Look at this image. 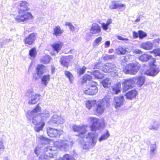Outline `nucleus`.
I'll return each instance as SVG.
<instances>
[{
  "label": "nucleus",
  "mask_w": 160,
  "mask_h": 160,
  "mask_svg": "<svg viewBox=\"0 0 160 160\" xmlns=\"http://www.w3.org/2000/svg\"><path fill=\"white\" fill-rule=\"evenodd\" d=\"M28 3L25 1L22 0L19 2L18 15L15 18V20L18 22L27 21L33 18L31 13L28 12L30 10V8L28 7Z\"/></svg>",
  "instance_id": "1"
},
{
  "label": "nucleus",
  "mask_w": 160,
  "mask_h": 160,
  "mask_svg": "<svg viewBox=\"0 0 160 160\" xmlns=\"http://www.w3.org/2000/svg\"><path fill=\"white\" fill-rule=\"evenodd\" d=\"M138 59L142 62L149 61L148 65L149 68L144 73L145 74L151 76H154L159 72L158 68H155L156 58L153 57L151 55L144 53L140 56L138 57Z\"/></svg>",
  "instance_id": "2"
},
{
  "label": "nucleus",
  "mask_w": 160,
  "mask_h": 160,
  "mask_svg": "<svg viewBox=\"0 0 160 160\" xmlns=\"http://www.w3.org/2000/svg\"><path fill=\"white\" fill-rule=\"evenodd\" d=\"M141 65L138 62L131 63L123 68V72L126 74L134 75L140 68Z\"/></svg>",
  "instance_id": "3"
},
{
  "label": "nucleus",
  "mask_w": 160,
  "mask_h": 160,
  "mask_svg": "<svg viewBox=\"0 0 160 160\" xmlns=\"http://www.w3.org/2000/svg\"><path fill=\"white\" fill-rule=\"evenodd\" d=\"M98 83L95 81H92L88 85L87 88L83 91V93L88 95H94L98 92V88L97 86Z\"/></svg>",
  "instance_id": "4"
},
{
  "label": "nucleus",
  "mask_w": 160,
  "mask_h": 160,
  "mask_svg": "<svg viewBox=\"0 0 160 160\" xmlns=\"http://www.w3.org/2000/svg\"><path fill=\"white\" fill-rule=\"evenodd\" d=\"M136 79L135 77H133L124 79L122 82L123 90L125 92L130 89L133 88L135 84Z\"/></svg>",
  "instance_id": "5"
},
{
  "label": "nucleus",
  "mask_w": 160,
  "mask_h": 160,
  "mask_svg": "<svg viewBox=\"0 0 160 160\" xmlns=\"http://www.w3.org/2000/svg\"><path fill=\"white\" fill-rule=\"evenodd\" d=\"M37 33H36L33 32L29 34L23 39L25 45L26 46L33 45L37 39Z\"/></svg>",
  "instance_id": "6"
},
{
  "label": "nucleus",
  "mask_w": 160,
  "mask_h": 160,
  "mask_svg": "<svg viewBox=\"0 0 160 160\" xmlns=\"http://www.w3.org/2000/svg\"><path fill=\"white\" fill-rule=\"evenodd\" d=\"M47 131L48 135L52 138L59 137L63 132L62 130H58L51 128H47Z\"/></svg>",
  "instance_id": "7"
},
{
  "label": "nucleus",
  "mask_w": 160,
  "mask_h": 160,
  "mask_svg": "<svg viewBox=\"0 0 160 160\" xmlns=\"http://www.w3.org/2000/svg\"><path fill=\"white\" fill-rule=\"evenodd\" d=\"M73 130L76 132H78V134L76 136L82 137L87 132V126L85 125L77 126L74 125L73 127Z\"/></svg>",
  "instance_id": "8"
},
{
  "label": "nucleus",
  "mask_w": 160,
  "mask_h": 160,
  "mask_svg": "<svg viewBox=\"0 0 160 160\" xmlns=\"http://www.w3.org/2000/svg\"><path fill=\"white\" fill-rule=\"evenodd\" d=\"M73 59L72 55H68L62 56L60 60L61 64L64 67L67 68L69 66V62Z\"/></svg>",
  "instance_id": "9"
},
{
  "label": "nucleus",
  "mask_w": 160,
  "mask_h": 160,
  "mask_svg": "<svg viewBox=\"0 0 160 160\" xmlns=\"http://www.w3.org/2000/svg\"><path fill=\"white\" fill-rule=\"evenodd\" d=\"M52 152V150L49 147L45 148L43 154L39 157V159L40 160L49 159L53 155Z\"/></svg>",
  "instance_id": "10"
},
{
  "label": "nucleus",
  "mask_w": 160,
  "mask_h": 160,
  "mask_svg": "<svg viewBox=\"0 0 160 160\" xmlns=\"http://www.w3.org/2000/svg\"><path fill=\"white\" fill-rule=\"evenodd\" d=\"M138 95V92L136 89H134L126 92L125 96L127 99L132 100L136 98Z\"/></svg>",
  "instance_id": "11"
},
{
  "label": "nucleus",
  "mask_w": 160,
  "mask_h": 160,
  "mask_svg": "<svg viewBox=\"0 0 160 160\" xmlns=\"http://www.w3.org/2000/svg\"><path fill=\"white\" fill-rule=\"evenodd\" d=\"M124 97L122 95L114 97V106L116 108H118L122 106L123 104Z\"/></svg>",
  "instance_id": "12"
},
{
  "label": "nucleus",
  "mask_w": 160,
  "mask_h": 160,
  "mask_svg": "<svg viewBox=\"0 0 160 160\" xmlns=\"http://www.w3.org/2000/svg\"><path fill=\"white\" fill-rule=\"evenodd\" d=\"M32 123L35 126V131L38 132L42 130L45 125V123L43 121H33Z\"/></svg>",
  "instance_id": "13"
},
{
  "label": "nucleus",
  "mask_w": 160,
  "mask_h": 160,
  "mask_svg": "<svg viewBox=\"0 0 160 160\" xmlns=\"http://www.w3.org/2000/svg\"><path fill=\"white\" fill-rule=\"evenodd\" d=\"M41 111V108L39 106V104H38L32 110L28 112V115L32 119H34V118H36L38 115V114H37L34 115V113L40 112Z\"/></svg>",
  "instance_id": "14"
},
{
  "label": "nucleus",
  "mask_w": 160,
  "mask_h": 160,
  "mask_svg": "<svg viewBox=\"0 0 160 160\" xmlns=\"http://www.w3.org/2000/svg\"><path fill=\"white\" fill-rule=\"evenodd\" d=\"M100 26L97 23H93L90 29V32L92 34L99 33L101 32Z\"/></svg>",
  "instance_id": "15"
},
{
  "label": "nucleus",
  "mask_w": 160,
  "mask_h": 160,
  "mask_svg": "<svg viewBox=\"0 0 160 160\" xmlns=\"http://www.w3.org/2000/svg\"><path fill=\"white\" fill-rule=\"evenodd\" d=\"M63 45V42L58 41L53 43L51 45V46L53 51L58 53L61 50Z\"/></svg>",
  "instance_id": "16"
},
{
  "label": "nucleus",
  "mask_w": 160,
  "mask_h": 160,
  "mask_svg": "<svg viewBox=\"0 0 160 160\" xmlns=\"http://www.w3.org/2000/svg\"><path fill=\"white\" fill-rule=\"evenodd\" d=\"M104 110V106L101 103L97 104L94 110V114L97 116L102 114Z\"/></svg>",
  "instance_id": "17"
},
{
  "label": "nucleus",
  "mask_w": 160,
  "mask_h": 160,
  "mask_svg": "<svg viewBox=\"0 0 160 160\" xmlns=\"http://www.w3.org/2000/svg\"><path fill=\"white\" fill-rule=\"evenodd\" d=\"M119 1H112L111 4L109 6V8L111 9H114L125 7V5L124 4L119 3Z\"/></svg>",
  "instance_id": "18"
},
{
  "label": "nucleus",
  "mask_w": 160,
  "mask_h": 160,
  "mask_svg": "<svg viewBox=\"0 0 160 160\" xmlns=\"http://www.w3.org/2000/svg\"><path fill=\"white\" fill-rule=\"evenodd\" d=\"M45 66L41 64H38L36 68V73L40 76L43 75L45 72Z\"/></svg>",
  "instance_id": "19"
},
{
  "label": "nucleus",
  "mask_w": 160,
  "mask_h": 160,
  "mask_svg": "<svg viewBox=\"0 0 160 160\" xmlns=\"http://www.w3.org/2000/svg\"><path fill=\"white\" fill-rule=\"evenodd\" d=\"M64 32V30L62 29L60 26H55L53 29V35L56 37L61 35Z\"/></svg>",
  "instance_id": "20"
},
{
  "label": "nucleus",
  "mask_w": 160,
  "mask_h": 160,
  "mask_svg": "<svg viewBox=\"0 0 160 160\" xmlns=\"http://www.w3.org/2000/svg\"><path fill=\"white\" fill-rule=\"evenodd\" d=\"M41 95L36 94L31 96V99L28 101V103L31 104H34L40 100Z\"/></svg>",
  "instance_id": "21"
},
{
  "label": "nucleus",
  "mask_w": 160,
  "mask_h": 160,
  "mask_svg": "<svg viewBox=\"0 0 160 160\" xmlns=\"http://www.w3.org/2000/svg\"><path fill=\"white\" fill-rule=\"evenodd\" d=\"M136 78L135 81L137 80L136 84L138 86L140 87L142 86L144 83L145 79L144 77L143 76H138L135 77Z\"/></svg>",
  "instance_id": "22"
},
{
  "label": "nucleus",
  "mask_w": 160,
  "mask_h": 160,
  "mask_svg": "<svg viewBox=\"0 0 160 160\" xmlns=\"http://www.w3.org/2000/svg\"><path fill=\"white\" fill-rule=\"evenodd\" d=\"M152 44L149 42L142 43L140 46V48L145 50H150L152 48Z\"/></svg>",
  "instance_id": "23"
},
{
  "label": "nucleus",
  "mask_w": 160,
  "mask_h": 160,
  "mask_svg": "<svg viewBox=\"0 0 160 160\" xmlns=\"http://www.w3.org/2000/svg\"><path fill=\"white\" fill-rule=\"evenodd\" d=\"M112 81L110 78H107L103 80L101 83L105 88H109L112 85Z\"/></svg>",
  "instance_id": "24"
},
{
  "label": "nucleus",
  "mask_w": 160,
  "mask_h": 160,
  "mask_svg": "<svg viewBox=\"0 0 160 160\" xmlns=\"http://www.w3.org/2000/svg\"><path fill=\"white\" fill-rule=\"evenodd\" d=\"M51 59V58L49 55H46L40 59V61L41 63L47 64L50 62Z\"/></svg>",
  "instance_id": "25"
},
{
  "label": "nucleus",
  "mask_w": 160,
  "mask_h": 160,
  "mask_svg": "<svg viewBox=\"0 0 160 160\" xmlns=\"http://www.w3.org/2000/svg\"><path fill=\"white\" fill-rule=\"evenodd\" d=\"M121 88V85L120 83L118 82L114 84V85L112 87V89L115 94H118L120 92Z\"/></svg>",
  "instance_id": "26"
},
{
  "label": "nucleus",
  "mask_w": 160,
  "mask_h": 160,
  "mask_svg": "<svg viewBox=\"0 0 160 160\" xmlns=\"http://www.w3.org/2000/svg\"><path fill=\"white\" fill-rule=\"evenodd\" d=\"M92 79V77L88 74H86L81 78V83L82 84L86 83L88 81H90Z\"/></svg>",
  "instance_id": "27"
},
{
  "label": "nucleus",
  "mask_w": 160,
  "mask_h": 160,
  "mask_svg": "<svg viewBox=\"0 0 160 160\" xmlns=\"http://www.w3.org/2000/svg\"><path fill=\"white\" fill-rule=\"evenodd\" d=\"M50 79V75L49 74L43 75L41 78V81L43 85L47 86Z\"/></svg>",
  "instance_id": "28"
},
{
  "label": "nucleus",
  "mask_w": 160,
  "mask_h": 160,
  "mask_svg": "<svg viewBox=\"0 0 160 160\" xmlns=\"http://www.w3.org/2000/svg\"><path fill=\"white\" fill-rule=\"evenodd\" d=\"M92 75L95 78L98 79H101L104 76V74L101 73L98 70H95L92 72Z\"/></svg>",
  "instance_id": "29"
},
{
  "label": "nucleus",
  "mask_w": 160,
  "mask_h": 160,
  "mask_svg": "<svg viewBox=\"0 0 160 160\" xmlns=\"http://www.w3.org/2000/svg\"><path fill=\"white\" fill-rule=\"evenodd\" d=\"M111 64L107 63L104 65L102 68V71L105 72H108L112 70Z\"/></svg>",
  "instance_id": "30"
},
{
  "label": "nucleus",
  "mask_w": 160,
  "mask_h": 160,
  "mask_svg": "<svg viewBox=\"0 0 160 160\" xmlns=\"http://www.w3.org/2000/svg\"><path fill=\"white\" fill-rule=\"evenodd\" d=\"M37 53L36 48L35 47H33L29 50V55L31 57L34 58L37 55Z\"/></svg>",
  "instance_id": "31"
},
{
  "label": "nucleus",
  "mask_w": 160,
  "mask_h": 160,
  "mask_svg": "<svg viewBox=\"0 0 160 160\" xmlns=\"http://www.w3.org/2000/svg\"><path fill=\"white\" fill-rule=\"evenodd\" d=\"M87 69V67L85 66L80 67L77 69V73L79 76H81L85 73Z\"/></svg>",
  "instance_id": "32"
},
{
  "label": "nucleus",
  "mask_w": 160,
  "mask_h": 160,
  "mask_svg": "<svg viewBox=\"0 0 160 160\" xmlns=\"http://www.w3.org/2000/svg\"><path fill=\"white\" fill-rule=\"evenodd\" d=\"M64 74L66 77L68 78L70 82L72 83L74 79L72 74L69 71L67 70H65L64 71Z\"/></svg>",
  "instance_id": "33"
},
{
  "label": "nucleus",
  "mask_w": 160,
  "mask_h": 160,
  "mask_svg": "<svg viewBox=\"0 0 160 160\" xmlns=\"http://www.w3.org/2000/svg\"><path fill=\"white\" fill-rule=\"evenodd\" d=\"M117 53L118 55H124L125 54L127 50L126 49L123 47H119L116 50Z\"/></svg>",
  "instance_id": "34"
},
{
  "label": "nucleus",
  "mask_w": 160,
  "mask_h": 160,
  "mask_svg": "<svg viewBox=\"0 0 160 160\" xmlns=\"http://www.w3.org/2000/svg\"><path fill=\"white\" fill-rule=\"evenodd\" d=\"M138 33L139 34V38L140 39H142L147 36L146 33L141 30L138 31Z\"/></svg>",
  "instance_id": "35"
},
{
  "label": "nucleus",
  "mask_w": 160,
  "mask_h": 160,
  "mask_svg": "<svg viewBox=\"0 0 160 160\" xmlns=\"http://www.w3.org/2000/svg\"><path fill=\"white\" fill-rule=\"evenodd\" d=\"M151 53H153L155 56H159L160 57V48L154 49L150 52Z\"/></svg>",
  "instance_id": "36"
},
{
  "label": "nucleus",
  "mask_w": 160,
  "mask_h": 160,
  "mask_svg": "<svg viewBox=\"0 0 160 160\" xmlns=\"http://www.w3.org/2000/svg\"><path fill=\"white\" fill-rule=\"evenodd\" d=\"M109 136V134L108 131H107L105 133L102 135L99 139L100 141L107 139Z\"/></svg>",
  "instance_id": "37"
},
{
  "label": "nucleus",
  "mask_w": 160,
  "mask_h": 160,
  "mask_svg": "<svg viewBox=\"0 0 160 160\" xmlns=\"http://www.w3.org/2000/svg\"><path fill=\"white\" fill-rule=\"evenodd\" d=\"M156 150V148L155 147H152L151 148L150 152V155L151 157H152L155 154Z\"/></svg>",
  "instance_id": "38"
},
{
  "label": "nucleus",
  "mask_w": 160,
  "mask_h": 160,
  "mask_svg": "<svg viewBox=\"0 0 160 160\" xmlns=\"http://www.w3.org/2000/svg\"><path fill=\"white\" fill-rule=\"evenodd\" d=\"M58 148L60 149L63 147V144L61 142L56 141L54 144Z\"/></svg>",
  "instance_id": "39"
},
{
  "label": "nucleus",
  "mask_w": 160,
  "mask_h": 160,
  "mask_svg": "<svg viewBox=\"0 0 160 160\" xmlns=\"http://www.w3.org/2000/svg\"><path fill=\"white\" fill-rule=\"evenodd\" d=\"M92 101L90 100H88L86 103V106L88 109H90L92 107Z\"/></svg>",
  "instance_id": "40"
},
{
  "label": "nucleus",
  "mask_w": 160,
  "mask_h": 160,
  "mask_svg": "<svg viewBox=\"0 0 160 160\" xmlns=\"http://www.w3.org/2000/svg\"><path fill=\"white\" fill-rule=\"evenodd\" d=\"M5 149V147L3 142L0 141V154L3 152Z\"/></svg>",
  "instance_id": "41"
},
{
  "label": "nucleus",
  "mask_w": 160,
  "mask_h": 160,
  "mask_svg": "<svg viewBox=\"0 0 160 160\" xmlns=\"http://www.w3.org/2000/svg\"><path fill=\"white\" fill-rule=\"evenodd\" d=\"M102 40L101 37H99L97 38L94 41V43L98 45L101 42Z\"/></svg>",
  "instance_id": "42"
},
{
  "label": "nucleus",
  "mask_w": 160,
  "mask_h": 160,
  "mask_svg": "<svg viewBox=\"0 0 160 160\" xmlns=\"http://www.w3.org/2000/svg\"><path fill=\"white\" fill-rule=\"evenodd\" d=\"M101 26L103 29L104 30H106L108 28V26L105 23H102Z\"/></svg>",
  "instance_id": "43"
},
{
  "label": "nucleus",
  "mask_w": 160,
  "mask_h": 160,
  "mask_svg": "<svg viewBox=\"0 0 160 160\" xmlns=\"http://www.w3.org/2000/svg\"><path fill=\"white\" fill-rule=\"evenodd\" d=\"M117 37L118 39V40H122V41H124V40L128 41V38H124L122 37V36H117Z\"/></svg>",
  "instance_id": "44"
},
{
  "label": "nucleus",
  "mask_w": 160,
  "mask_h": 160,
  "mask_svg": "<svg viewBox=\"0 0 160 160\" xmlns=\"http://www.w3.org/2000/svg\"><path fill=\"white\" fill-rule=\"evenodd\" d=\"M132 33L133 36L134 38H137L138 37H139V34L138 32H137L135 31H133Z\"/></svg>",
  "instance_id": "45"
},
{
  "label": "nucleus",
  "mask_w": 160,
  "mask_h": 160,
  "mask_svg": "<svg viewBox=\"0 0 160 160\" xmlns=\"http://www.w3.org/2000/svg\"><path fill=\"white\" fill-rule=\"evenodd\" d=\"M112 22V20L111 18L108 19L106 24L108 26Z\"/></svg>",
  "instance_id": "46"
},
{
  "label": "nucleus",
  "mask_w": 160,
  "mask_h": 160,
  "mask_svg": "<svg viewBox=\"0 0 160 160\" xmlns=\"http://www.w3.org/2000/svg\"><path fill=\"white\" fill-rule=\"evenodd\" d=\"M100 64V62H97L94 65V68L95 69H98L99 67V66Z\"/></svg>",
  "instance_id": "47"
},
{
  "label": "nucleus",
  "mask_w": 160,
  "mask_h": 160,
  "mask_svg": "<svg viewBox=\"0 0 160 160\" xmlns=\"http://www.w3.org/2000/svg\"><path fill=\"white\" fill-rule=\"evenodd\" d=\"M134 53L137 54H140L142 53V51L141 50L137 49L134 51Z\"/></svg>",
  "instance_id": "48"
},
{
  "label": "nucleus",
  "mask_w": 160,
  "mask_h": 160,
  "mask_svg": "<svg viewBox=\"0 0 160 160\" xmlns=\"http://www.w3.org/2000/svg\"><path fill=\"white\" fill-rule=\"evenodd\" d=\"M110 45V42L109 41H107L105 42V47H108Z\"/></svg>",
  "instance_id": "49"
},
{
  "label": "nucleus",
  "mask_w": 160,
  "mask_h": 160,
  "mask_svg": "<svg viewBox=\"0 0 160 160\" xmlns=\"http://www.w3.org/2000/svg\"><path fill=\"white\" fill-rule=\"evenodd\" d=\"M92 142L93 144H95L96 142V140L95 139V137H91Z\"/></svg>",
  "instance_id": "50"
},
{
  "label": "nucleus",
  "mask_w": 160,
  "mask_h": 160,
  "mask_svg": "<svg viewBox=\"0 0 160 160\" xmlns=\"http://www.w3.org/2000/svg\"><path fill=\"white\" fill-rule=\"evenodd\" d=\"M69 28L71 30L73 31L74 29L75 28H74V27L73 26L72 24L69 27Z\"/></svg>",
  "instance_id": "51"
},
{
  "label": "nucleus",
  "mask_w": 160,
  "mask_h": 160,
  "mask_svg": "<svg viewBox=\"0 0 160 160\" xmlns=\"http://www.w3.org/2000/svg\"><path fill=\"white\" fill-rule=\"evenodd\" d=\"M72 24L70 22H66L65 23V26H68L69 27Z\"/></svg>",
  "instance_id": "52"
},
{
  "label": "nucleus",
  "mask_w": 160,
  "mask_h": 160,
  "mask_svg": "<svg viewBox=\"0 0 160 160\" xmlns=\"http://www.w3.org/2000/svg\"><path fill=\"white\" fill-rule=\"evenodd\" d=\"M140 16H139L138 18H137L135 20V22H138L140 21Z\"/></svg>",
  "instance_id": "53"
},
{
  "label": "nucleus",
  "mask_w": 160,
  "mask_h": 160,
  "mask_svg": "<svg viewBox=\"0 0 160 160\" xmlns=\"http://www.w3.org/2000/svg\"><path fill=\"white\" fill-rule=\"evenodd\" d=\"M91 130L92 131H95V130L94 129V125H92L91 126Z\"/></svg>",
  "instance_id": "54"
},
{
  "label": "nucleus",
  "mask_w": 160,
  "mask_h": 160,
  "mask_svg": "<svg viewBox=\"0 0 160 160\" xmlns=\"http://www.w3.org/2000/svg\"><path fill=\"white\" fill-rule=\"evenodd\" d=\"M92 133H88V137H86L87 138H90V137H91L92 135Z\"/></svg>",
  "instance_id": "55"
},
{
  "label": "nucleus",
  "mask_w": 160,
  "mask_h": 160,
  "mask_svg": "<svg viewBox=\"0 0 160 160\" xmlns=\"http://www.w3.org/2000/svg\"><path fill=\"white\" fill-rule=\"evenodd\" d=\"M90 120H98V119H97L96 118L94 117H91L90 118Z\"/></svg>",
  "instance_id": "56"
},
{
  "label": "nucleus",
  "mask_w": 160,
  "mask_h": 160,
  "mask_svg": "<svg viewBox=\"0 0 160 160\" xmlns=\"http://www.w3.org/2000/svg\"><path fill=\"white\" fill-rule=\"evenodd\" d=\"M52 72H54V70H55V68L54 67H52Z\"/></svg>",
  "instance_id": "57"
},
{
  "label": "nucleus",
  "mask_w": 160,
  "mask_h": 160,
  "mask_svg": "<svg viewBox=\"0 0 160 160\" xmlns=\"http://www.w3.org/2000/svg\"><path fill=\"white\" fill-rule=\"evenodd\" d=\"M33 78L35 80H37L38 79V78L36 76L34 77V76H33Z\"/></svg>",
  "instance_id": "58"
},
{
  "label": "nucleus",
  "mask_w": 160,
  "mask_h": 160,
  "mask_svg": "<svg viewBox=\"0 0 160 160\" xmlns=\"http://www.w3.org/2000/svg\"><path fill=\"white\" fill-rule=\"evenodd\" d=\"M56 122H53V123H55Z\"/></svg>",
  "instance_id": "59"
}]
</instances>
